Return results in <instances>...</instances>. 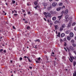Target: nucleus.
<instances>
[{"instance_id": "1", "label": "nucleus", "mask_w": 76, "mask_h": 76, "mask_svg": "<svg viewBox=\"0 0 76 76\" xmlns=\"http://www.w3.org/2000/svg\"><path fill=\"white\" fill-rule=\"evenodd\" d=\"M40 60H41V58L40 57L38 58L37 59H35L36 62L37 63H41V61H40Z\"/></svg>"}, {"instance_id": "2", "label": "nucleus", "mask_w": 76, "mask_h": 76, "mask_svg": "<svg viewBox=\"0 0 76 76\" xmlns=\"http://www.w3.org/2000/svg\"><path fill=\"white\" fill-rule=\"evenodd\" d=\"M69 16V15L68 14H67L65 16V18L66 19V21H68L69 20V19H68Z\"/></svg>"}, {"instance_id": "3", "label": "nucleus", "mask_w": 76, "mask_h": 76, "mask_svg": "<svg viewBox=\"0 0 76 76\" xmlns=\"http://www.w3.org/2000/svg\"><path fill=\"white\" fill-rule=\"evenodd\" d=\"M70 58H69V60L72 63V61H73V59H75V58L74 57H73V56H70Z\"/></svg>"}, {"instance_id": "4", "label": "nucleus", "mask_w": 76, "mask_h": 76, "mask_svg": "<svg viewBox=\"0 0 76 76\" xmlns=\"http://www.w3.org/2000/svg\"><path fill=\"white\" fill-rule=\"evenodd\" d=\"M57 3L54 2L52 3V6L53 7H55V6H57Z\"/></svg>"}, {"instance_id": "5", "label": "nucleus", "mask_w": 76, "mask_h": 76, "mask_svg": "<svg viewBox=\"0 0 76 76\" xmlns=\"http://www.w3.org/2000/svg\"><path fill=\"white\" fill-rule=\"evenodd\" d=\"M50 13H51V14H54L55 15V14L56 13V11L53 12L52 11H50Z\"/></svg>"}, {"instance_id": "6", "label": "nucleus", "mask_w": 76, "mask_h": 76, "mask_svg": "<svg viewBox=\"0 0 76 76\" xmlns=\"http://www.w3.org/2000/svg\"><path fill=\"white\" fill-rule=\"evenodd\" d=\"M69 35L70 37H71V38H72L73 36H74V34H73V33H70Z\"/></svg>"}, {"instance_id": "7", "label": "nucleus", "mask_w": 76, "mask_h": 76, "mask_svg": "<svg viewBox=\"0 0 76 76\" xmlns=\"http://www.w3.org/2000/svg\"><path fill=\"white\" fill-rule=\"evenodd\" d=\"M46 15H47V16H48V17H50L51 16V14H50V13L47 12L46 13Z\"/></svg>"}, {"instance_id": "8", "label": "nucleus", "mask_w": 76, "mask_h": 76, "mask_svg": "<svg viewBox=\"0 0 76 76\" xmlns=\"http://www.w3.org/2000/svg\"><path fill=\"white\" fill-rule=\"evenodd\" d=\"M70 48L72 51H74V50H75V48L72 46H70Z\"/></svg>"}, {"instance_id": "9", "label": "nucleus", "mask_w": 76, "mask_h": 76, "mask_svg": "<svg viewBox=\"0 0 76 76\" xmlns=\"http://www.w3.org/2000/svg\"><path fill=\"white\" fill-rule=\"evenodd\" d=\"M55 24H57V23H59L60 22L57 20H56L54 22Z\"/></svg>"}, {"instance_id": "10", "label": "nucleus", "mask_w": 76, "mask_h": 76, "mask_svg": "<svg viewBox=\"0 0 76 76\" xmlns=\"http://www.w3.org/2000/svg\"><path fill=\"white\" fill-rule=\"evenodd\" d=\"M69 32H70V31H69V30H67L66 31V34H69Z\"/></svg>"}, {"instance_id": "11", "label": "nucleus", "mask_w": 76, "mask_h": 76, "mask_svg": "<svg viewBox=\"0 0 76 76\" xmlns=\"http://www.w3.org/2000/svg\"><path fill=\"white\" fill-rule=\"evenodd\" d=\"M63 16V15L60 16H58V18H59V20H60V19H61V18H62V16Z\"/></svg>"}, {"instance_id": "12", "label": "nucleus", "mask_w": 76, "mask_h": 76, "mask_svg": "<svg viewBox=\"0 0 76 76\" xmlns=\"http://www.w3.org/2000/svg\"><path fill=\"white\" fill-rule=\"evenodd\" d=\"M68 13V10H66L65 11L64 15H67Z\"/></svg>"}, {"instance_id": "13", "label": "nucleus", "mask_w": 76, "mask_h": 76, "mask_svg": "<svg viewBox=\"0 0 76 76\" xmlns=\"http://www.w3.org/2000/svg\"><path fill=\"white\" fill-rule=\"evenodd\" d=\"M64 35H65V34L64 33H62L61 35V37H64Z\"/></svg>"}, {"instance_id": "14", "label": "nucleus", "mask_w": 76, "mask_h": 76, "mask_svg": "<svg viewBox=\"0 0 76 76\" xmlns=\"http://www.w3.org/2000/svg\"><path fill=\"white\" fill-rule=\"evenodd\" d=\"M67 39L68 41H70L71 39V38L69 36H67Z\"/></svg>"}, {"instance_id": "15", "label": "nucleus", "mask_w": 76, "mask_h": 76, "mask_svg": "<svg viewBox=\"0 0 76 76\" xmlns=\"http://www.w3.org/2000/svg\"><path fill=\"white\" fill-rule=\"evenodd\" d=\"M61 7H59L57 8L56 10L57 11H60L61 10Z\"/></svg>"}, {"instance_id": "16", "label": "nucleus", "mask_w": 76, "mask_h": 76, "mask_svg": "<svg viewBox=\"0 0 76 76\" xmlns=\"http://www.w3.org/2000/svg\"><path fill=\"white\" fill-rule=\"evenodd\" d=\"M34 41L35 42H40V40L39 39H36L35 40H34Z\"/></svg>"}, {"instance_id": "17", "label": "nucleus", "mask_w": 76, "mask_h": 76, "mask_svg": "<svg viewBox=\"0 0 76 76\" xmlns=\"http://www.w3.org/2000/svg\"><path fill=\"white\" fill-rule=\"evenodd\" d=\"M51 6L48 7V10H51Z\"/></svg>"}, {"instance_id": "18", "label": "nucleus", "mask_w": 76, "mask_h": 76, "mask_svg": "<svg viewBox=\"0 0 76 76\" xmlns=\"http://www.w3.org/2000/svg\"><path fill=\"white\" fill-rule=\"evenodd\" d=\"M62 27L64 28H65L66 27V25H65V24H63L61 25Z\"/></svg>"}, {"instance_id": "19", "label": "nucleus", "mask_w": 76, "mask_h": 76, "mask_svg": "<svg viewBox=\"0 0 76 76\" xmlns=\"http://www.w3.org/2000/svg\"><path fill=\"white\" fill-rule=\"evenodd\" d=\"M56 17H53L52 18V20H56Z\"/></svg>"}, {"instance_id": "20", "label": "nucleus", "mask_w": 76, "mask_h": 76, "mask_svg": "<svg viewBox=\"0 0 76 76\" xmlns=\"http://www.w3.org/2000/svg\"><path fill=\"white\" fill-rule=\"evenodd\" d=\"M34 4L35 5V6H36L37 4H38V3H37V1H35L34 2Z\"/></svg>"}, {"instance_id": "21", "label": "nucleus", "mask_w": 76, "mask_h": 76, "mask_svg": "<svg viewBox=\"0 0 76 76\" xmlns=\"http://www.w3.org/2000/svg\"><path fill=\"white\" fill-rule=\"evenodd\" d=\"M71 43H75V40L74 39H72L71 41Z\"/></svg>"}, {"instance_id": "22", "label": "nucleus", "mask_w": 76, "mask_h": 76, "mask_svg": "<svg viewBox=\"0 0 76 76\" xmlns=\"http://www.w3.org/2000/svg\"><path fill=\"white\" fill-rule=\"evenodd\" d=\"M71 24L69 23L68 25L67 28H69V27H70L71 26Z\"/></svg>"}, {"instance_id": "23", "label": "nucleus", "mask_w": 76, "mask_h": 76, "mask_svg": "<svg viewBox=\"0 0 76 76\" xmlns=\"http://www.w3.org/2000/svg\"><path fill=\"white\" fill-rule=\"evenodd\" d=\"M73 76H76V71H74V73L73 74Z\"/></svg>"}, {"instance_id": "24", "label": "nucleus", "mask_w": 76, "mask_h": 76, "mask_svg": "<svg viewBox=\"0 0 76 76\" xmlns=\"http://www.w3.org/2000/svg\"><path fill=\"white\" fill-rule=\"evenodd\" d=\"M63 28L62 27H61L60 29V31H63Z\"/></svg>"}, {"instance_id": "25", "label": "nucleus", "mask_w": 76, "mask_h": 76, "mask_svg": "<svg viewBox=\"0 0 76 76\" xmlns=\"http://www.w3.org/2000/svg\"><path fill=\"white\" fill-rule=\"evenodd\" d=\"M75 25H76V23L75 22H74L72 24V26H75Z\"/></svg>"}, {"instance_id": "26", "label": "nucleus", "mask_w": 76, "mask_h": 76, "mask_svg": "<svg viewBox=\"0 0 76 76\" xmlns=\"http://www.w3.org/2000/svg\"><path fill=\"white\" fill-rule=\"evenodd\" d=\"M72 46H73V47H76V44H72Z\"/></svg>"}, {"instance_id": "27", "label": "nucleus", "mask_w": 76, "mask_h": 76, "mask_svg": "<svg viewBox=\"0 0 76 76\" xmlns=\"http://www.w3.org/2000/svg\"><path fill=\"white\" fill-rule=\"evenodd\" d=\"M58 35H57L56 36H57V37H60V33L59 32L58 33Z\"/></svg>"}, {"instance_id": "28", "label": "nucleus", "mask_w": 76, "mask_h": 76, "mask_svg": "<svg viewBox=\"0 0 76 76\" xmlns=\"http://www.w3.org/2000/svg\"><path fill=\"white\" fill-rule=\"evenodd\" d=\"M55 30H56L57 29V27H58V26L56 25L55 26Z\"/></svg>"}, {"instance_id": "29", "label": "nucleus", "mask_w": 76, "mask_h": 76, "mask_svg": "<svg viewBox=\"0 0 76 76\" xmlns=\"http://www.w3.org/2000/svg\"><path fill=\"white\" fill-rule=\"evenodd\" d=\"M76 64V61H74V64H73V66H75V65Z\"/></svg>"}, {"instance_id": "30", "label": "nucleus", "mask_w": 76, "mask_h": 76, "mask_svg": "<svg viewBox=\"0 0 76 76\" xmlns=\"http://www.w3.org/2000/svg\"><path fill=\"white\" fill-rule=\"evenodd\" d=\"M38 5H37L36 7H34V8H35V9H37V8H38Z\"/></svg>"}, {"instance_id": "31", "label": "nucleus", "mask_w": 76, "mask_h": 76, "mask_svg": "<svg viewBox=\"0 0 76 76\" xmlns=\"http://www.w3.org/2000/svg\"><path fill=\"white\" fill-rule=\"evenodd\" d=\"M27 29H28V30H29L30 29V27L28 26L27 27Z\"/></svg>"}, {"instance_id": "32", "label": "nucleus", "mask_w": 76, "mask_h": 76, "mask_svg": "<svg viewBox=\"0 0 76 76\" xmlns=\"http://www.w3.org/2000/svg\"><path fill=\"white\" fill-rule=\"evenodd\" d=\"M14 15L15 17H16V16H18V15L17 14H15Z\"/></svg>"}, {"instance_id": "33", "label": "nucleus", "mask_w": 76, "mask_h": 76, "mask_svg": "<svg viewBox=\"0 0 76 76\" xmlns=\"http://www.w3.org/2000/svg\"><path fill=\"white\" fill-rule=\"evenodd\" d=\"M56 61H54V66H55V67H56Z\"/></svg>"}, {"instance_id": "34", "label": "nucleus", "mask_w": 76, "mask_h": 76, "mask_svg": "<svg viewBox=\"0 0 76 76\" xmlns=\"http://www.w3.org/2000/svg\"><path fill=\"white\" fill-rule=\"evenodd\" d=\"M27 6H30V3L28 2L27 4Z\"/></svg>"}, {"instance_id": "35", "label": "nucleus", "mask_w": 76, "mask_h": 76, "mask_svg": "<svg viewBox=\"0 0 76 76\" xmlns=\"http://www.w3.org/2000/svg\"><path fill=\"white\" fill-rule=\"evenodd\" d=\"M72 20H70L69 21V23H70L71 24H72Z\"/></svg>"}, {"instance_id": "36", "label": "nucleus", "mask_w": 76, "mask_h": 76, "mask_svg": "<svg viewBox=\"0 0 76 76\" xmlns=\"http://www.w3.org/2000/svg\"><path fill=\"white\" fill-rule=\"evenodd\" d=\"M3 51V50L1 49L0 50V53H2V51Z\"/></svg>"}, {"instance_id": "37", "label": "nucleus", "mask_w": 76, "mask_h": 76, "mask_svg": "<svg viewBox=\"0 0 76 76\" xmlns=\"http://www.w3.org/2000/svg\"><path fill=\"white\" fill-rule=\"evenodd\" d=\"M62 4H63V3H60L59 4V6H62Z\"/></svg>"}, {"instance_id": "38", "label": "nucleus", "mask_w": 76, "mask_h": 76, "mask_svg": "<svg viewBox=\"0 0 76 76\" xmlns=\"http://www.w3.org/2000/svg\"><path fill=\"white\" fill-rule=\"evenodd\" d=\"M64 41H67V40L66 39V38H65L64 39Z\"/></svg>"}, {"instance_id": "39", "label": "nucleus", "mask_w": 76, "mask_h": 76, "mask_svg": "<svg viewBox=\"0 0 76 76\" xmlns=\"http://www.w3.org/2000/svg\"><path fill=\"white\" fill-rule=\"evenodd\" d=\"M43 6H47V4L46 3H44V4Z\"/></svg>"}, {"instance_id": "40", "label": "nucleus", "mask_w": 76, "mask_h": 76, "mask_svg": "<svg viewBox=\"0 0 76 76\" xmlns=\"http://www.w3.org/2000/svg\"><path fill=\"white\" fill-rule=\"evenodd\" d=\"M64 13V11L63 10V11H62V12H61V13L62 14H63V13Z\"/></svg>"}, {"instance_id": "41", "label": "nucleus", "mask_w": 76, "mask_h": 76, "mask_svg": "<svg viewBox=\"0 0 76 76\" xmlns=\"http://www.w3.org/2000/svg\"><path fill=\"white\" fill-rule=\"evenodd\" d=\"M3 12L4 13H5L4 15H6V13L5 12H4V11H3Z\"/></svg>"}, {"instance_id": "42", "label": "nucleus", "mask_w": 76, "mask_h": 76, "mask_svg": "<svg viewBox=\"0 0 76 76\" xmlns=\"http://www.w3.org/2000/svg\"><path fill=\"white\" fill-rule=\"evenodd\" d=\"M15 1H12V3H13V4H15Z\"/></svg>"}, {"instance_id": "43", "label": "nucleus", "mask_w": 76, "mask_h": 76, "mask_svg": "<svg viewBox=\"0 0 76 76\" xmlns=\"http://www.w3.org/2000/svg\"><path fill=\"white\" fill-rule=\"evenodd\" d=\"M3 52L4 53H6V50H4L3 51Z\"/></svg>"}, {"instance_id": "44", "label": "nucleus", "mask_w": 76, "mask_h": 76, "mask_svg": "<svg viewBox=\"0 0 76 76\" xmlns=\"http://www.w3.org/2000/svg\"><path fill=\"white\" fill-rule=\"evenodd\" d=\"M63 39H60V42H62V41H63Z\"/></svg>"}, {"instance_id": "45", "label": "nucleus", "mask_w": 76, "mask_h": 76, "mask_svg": "<svg viewBox=\"0 0 76 76\" xmlns=\"http://www.w3.org/2000/svg\"><path fill=\"white\" fill-rule=\"evenodd\" d=\"M20 60H22V57H20Z\"/></svg>"}, {"instance_id": "46", "label": "nucleus", "mask_w": 76, "mask_h": 76, "mask_svg": "<svg viewBox=\"0 0 76 76\" xmlns=\"http://www.w3.org/2000/svg\"><path fill=\"white\" fill-rule=\"evenodd\" d=\"M12 27H13V29H16V28L15 27V26H12Z\"/></svg>"}, {"instance_id": "47", "label": "nucleus", "mask_w": 76, "mask_h": 76, "mask_svg": "<svg viewBox=\"0 0 76 76\" xmlns=\"http://www.w3.org/2000/svg\"><path fill=\"white\" fill-rule=\"evenodd\" d=\"M74 30H75V31H76V27H75L74 28Z\"/></svg>"}, {"instance_id": "48", "label": "nucleus", "mask_w": 76, "mask_h": 76, "mask_svg": "<svg viewBox=\"0 0 76 76\" xmlns=\"http://www.w3.org/2000/svg\"><path fill=\"white\" fill-rule=\"evenodd\" d=\"M29 68L30 69H32V66H29Z\"/></svg>"}, {"instance_id": "49", "label": "nucleus", "mask_w": 76, "mask_h": 76, "mask_svg": "<svg viewBox=\"0 0 76 76\" xmlns=\"http://www.w3.org/2000/svg\"><path fill=\"white\" fill-rule=\"evenodd\" d=\"M64 50H66V52L67 51V49H66V48L64 47Z\"/></svg>"}, {"instance_id": "50", "label": "nucleus", "mask_w": 76, "mask_h": 76, "mask_svg": "<svg viewBox=\"0 0 76 76\" xmlns=\"http://www.w3.org/2000/svg\"><path fill=\"white\" fill-rule=\"evenodd\" d=\"M28 15H30V14H31V12H28Z\"/></svg>"}, {"instance_id": "51", "label": "nucleus", "mask_w": 76, "mask_h": 76, "mask_svg": "<svg viewBox=\"0 0 76 76\" xmlns=\"http://www.w3.org/2000/svg\"><path fill=\"white\" fill-rule=\"evenodd\" d=\"M73 53H75V54L76 55V52L75 51H73Z\"/></svg>"}, {"instance_id": "52", "label": "nucleus", "mask_w": 76, "mask_h": 76, "mask_svg": "<svg viewBox=\"0 0 76 76\" xmlns=\"http://www.w3.org/2000/svg\"><path fill=\"white\" fill-rule=\"evenodd\" d=\"M64 46H66V45H66V43H65V44H64Z\"/></svg>"}, {"instance_id": "53", "label": "nucleus", "mask_w": 76, "mask_h": 76, "mask_svg": "<svg viewBox=\"0 0 76 76\" xmlns=\"http://www.w3.org/2000/svg\"><path fill=\"white\" fill-rule=\"evenodd\" d=\"M46 6H44V9H46Z\"/></svg>"}, {"instance_id": "54", "label": "nucleus", "mask_w": 76, "mask_h": 76, "mask_svg": "<svg viewBox=\"0 0 76 76\" xmlns=\"http://www.w3.org/2000/svg\"><path fill=\"white\" fill-rule=\"evenodd\" d=\"M66 58V57L64 56H63V57H62V58H63V59H64V58Z\"/></svg>"}, {"instance_id": "55", "label": "nucleus", "mask_w": 76, "mask_h": 76, "mask_svg": "<svg viewBox=\"0 0 76 76\" xmlns=\"http://www.w3.org/2000/svg\"><path fill=\"white\" fill-rule=\"evenodd\" d=\"M28 61H29V62H31V61L29 59H28Z\"/></svg>"}, {"instance_id": "56", "label": "nucleus", "mask_w": 76, "mask_h": 76, "mask_svg": "<svg viewBox=\"0 0 76 76\" xmlns=\"http://www.w3.org/2000/svg\"><path fill=\"white\" fill-rule=\"evenodd\" d=\"M66 49H67V50H68V51L69 52V48H66Z\"/></svg>"}, {"instance_id": "57", "label": "nucleus", "mask_w": 76, "mask_h": 76, "mask_svg": "<svg viewBox=\"0 0 76 76\" xmlns=\"http://www.w3.org/2000/svg\"><path fill=\"white\" fill-rule=\"evenodd\" d=\"M23 20H24L25 21H26V20L25 19H23Z\"/></svg>"}, {"instance_id": "58", "label": "nucleus", "mask_w": 76, "mask_h": 76, "mask_svg": "<svg viewBox=\"0 0 76 76\" xmlns=\"http://www.w3.org/2000/svg\"><path fill=\"white\" fill-rule=\"evenodd\" d=\"M25 23H28V21H25Z\"/></svg>"}, {"instance_id": "59", "label": "nucleus", "mask_w": 76, "mask_h": 76, "mask_svg": "<svg viewBox=\"0 0 76 76\" xmlns=\"http://www.w3.org/2000/svg\"><path fill=\"white\" fill-rule=\"evenodd\" d=\"M24 57L25 58H27V56H24Z\"/></svg>"}, {"instance_id": "60", "label": "nucleus", "mask_w": 76, "mask_h": 76, "mask_svg": "<svg viewBox=\"0 0 76 76\" xmlns=\"http://www.w3.org/2000/svg\"><path fill=\"white\" fill-rule=\"evenodd\" d=\"M45 67V66H44V65H43V66H42V67H43V68H44Z\"/></svg>"}, {"instance_id": "61", "label": "nucleus", "mask_w": 76, "mask_h": 76, "mask_svg": "<svg viewBox=\"0 0 76 76\" xmlns=\"http://www.w3.org/2000/svg\"><path fill=\"white\" fill-rule=\"evenodd\" d=\"M48 23H49V22H50V20H48Z\"/></svg>"}, {"instance_id": "62", "label": "nucleus", "mask_w": 76, "mask_h": 76, "mask_svg": "<svg viewBox=\"0 0 76 76\" xmlns=\"http://www.w3.org/2000/svg\"><path fill=\"white\" fill-rule=\"evenodd\" d=\"M44 53H45V54L47 53V52L46 51L44 52Z\"/></svg>"}, {"instance_id": "63", "label": "nucleus", "mask_w": 76, "mask_h": 76, "mask_svg": "<svg viewBox=\"0 0 76 76\" xmlns=\"http://www.w3.org/2000/svg\"><path fill=\"white\" fill-rule=\"evenodd\" d=\"M44 20L46 21V19L45 18H44Z\"/></svg>"}, {"instance_id": "64", "label": "nucleus", "mask_w": 76, "mask_h": 76, "mask_svg": "<svg viewBox=\"0 0 76 76\" xmlns=\"http://www.w3.org/2000/svg\"><path fill=\"white\" fill-rule=\"evenodd\" d=\"M24 16H26V14L24 13Z\"/></svg>"}]
</instances>
